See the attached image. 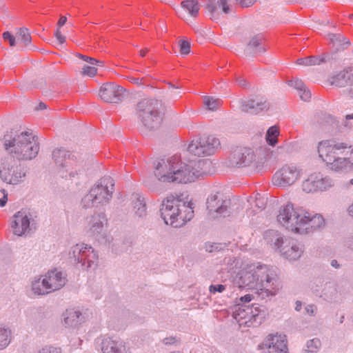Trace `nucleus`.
<instances>
[{"label": "nucleus", "instance_id": "obj_1", "mask_svg": "<svg viewBox=\"0 0 353 353\" xmlns=\"http://www.w3.org/2000/svg\"><path fill=\"white\" fill-rule=\"evenodd\" d=\"M211 163L207 160L186 163L179 156L160 159L154 162L156 178L163 183H188L206 174Z\"/></svg>", "mask_w": 353, "mask_h": 353}, {"label": "nucleus", "instance_id": "obj_2", "mask_svg": "<svg viewBox=\"0 0 353 353\" xmlns=\"http://www.w3.org/2000/svg\"><path fill=\"white\" fill-rule=\"evenodd\" d=\"M277 221L287 230L300 234L313 233L325 225L321 214L309 212L303 207H294L291 203L280 208Z\"/></svg>", "mask_w": 353, "mask_h": 353}, {"label": "nucleus", "instance_id": "obj_3", "mask_svg": "<svg viewBox=\"0 0 353 353\" xmlns=\"http://www.w3.org/2000/svg\"><path fill=\"white\" fill-rule=\"evenodd\" d=\"M239 275V287L260 290L263 296H274L280 289L276 274L265 265H248Z\"/></svg>", "mask_w": 353, "mask_h": 353}, {"label": "nucleus", "instance_id": "obj_4", "mask_svg": "<svg viewBox=\"0 0 353 353\" xmlns=\"http://www.w3.org/2000/svg\"><path fill=\"white\" fill-rule=\"evenodd\" d=\"M5 150L14 159L30 161L34 159L39 152L38 138L32 132L11 129L3 137Z\"/></svg>", "mask_w": 353, "mask_h": 353}, {"label": "nucleus", "instance_id": "obj_5", "mask_svg": "<svg viewBox=\"0 0 353 353\" xmlns=\"http://www.w3.org/2000/svg\"><path fill=\"white\" fill-rule=\"evenodd\" d=\"M270 153L265 146L255 150L248 147H236L230 151L225 163L230 168H252L255 170H260Z\"/></svg>", "mask_w": 353, "mask_h": 353}, {"label": "nucleus", "instance_id": "obj_6", "mask_svg": "<svg viewBox=\"0 0 353 353\" xmlns=\"http://www.w3.org/2000/svg\"><path fill=\"white\" fill-rule=\"evenodd\" d=\"M193 203L185 204L172 195L168 196L162 202L160 208L161 216L166 225L180 228L194 216Z\"/></svg>", "mask_w": 353, "mask_h": 353}, {"label": "nucleus", "instance_id": "obj_7", "mask_svg": "<svg viewBox=\"0 0 353 353\" xmlns=\"http://www.w3.org/2000/svg\"><path fill=\"white\" fill-rule=\"evenodd\" d=\"M136 114L143 125L148 129L160 125L165 114L163 102L156 99H143L136 105Z\"/></svg>", "mask_w": 353, "mask_h": 353}, {"label": "nucleus", "instance_id": "obj_8", "mask_svg": "<svg viewBox=\"0 0 353 353\" xmlns=\"http://www.w3.org/2000/svg\"><path fill=\"white\" fill-rule=\"evenodd\" d=\"M114 180L110 176L101 178L82 199L84 208L97 207L108 203L114 192Z\"/></svg>", "mask_w": 353, "mask_h": 353}, {"label": "nucleus", "instance_id": "obj_9", "mask_svg": "<svg viewBox=\"0 0 353 353\" xmlns=\"http://www.w3.org/2000/svg\"><path fill=\"white\" fill-rule=\"evenodd\" d=\"M349 150L353 154V145L336 138L321 141L317 146L319 157L324 162H330L334 158L345 156Z\"/></svg>", "mask_w": 353, "mask_h": 353}, {"label": "nucleus", "instance_id": "obj_10", "mask_svg": "<svg viewBox=\"0 0 353 353\" xmlns=\"http://www.w3.org/2000/svg\"><path fill=\"white\" fill-rule=\"evenodd\" d=\"M52 156L63 178H74L82 170L81 164L77 161V158L68 150L55 149L53 150Z\"/></svg>", "mask_w": 353, "mask_h": 353}, {"label": "nucleus", "instance_id": "obj_11", "mask_svg": "<svg viewBox=\"0 0 353 353\" xmlns=\"http://www.w3.org/2000/svg\"><path fill=\"white\" fill-rule=\"evenodd\" d=\"M52 156L63 178H74L82 170L81 164L77 161V158L68 150L55 149L53 150Z\"/></svg>", "mask_w": 353, "mask_h": 353}, {"label": "nucleus", "instance_id": "obj_12", "mask_svg": "<svg viewBox=\"0 0 353 353\" xmlns=\"http://www.w3.org/2000/svg\"><path fill=\"white\" fill-rule=\"evenodd\" d=\"M26 171L12 157H6L0 163V177L7 183L17 185L24 181Z\"/></svg>", "mask_w": 353, "mask_h": 353}, {"label": "nucleus", "instance_id": "obj_13", "mask_svg": "<svg viewBox=\"0 0 353 353\" xmlns=\"http://www.w3.org/2000/svg\"><path fill=\"white\" fill-rule=\"evenodd\" d=\"M69 254L75 263H81L83 268L94 269L97 265L98 254L91 246L84 243L72 246Z\"/></svg>", "mask_w": 353, "mask_h": 353}, {"label": "nucleus", "instance_id": "obj_14", "mask_svg": "<svg viewBox=\"0 0 353 353\" xmlns=\"http://www.w3.org/2000/svg\"><path fill=\"white\" fill-rule=\"evenodd\" d=\"M220 146L219 139L214 136L200 137L190 142L188 150L195 156H209L214 154Z\"/></svg>", "mask_w": 353, "mask_h": 353}, {"label": "nucleus", "instance_id": "obj_15", "mask_svg": "<svg viewBox=\"0 0 353 353\" xmlns=\"http://www.w3.org/2000/svg\"><path fill=\"white\" fill-rule=\"evenodd\" d=\"M230 203V200L222 192L212 193L208 196L206 201L208 214L212 218L229 216Z\"/></svg>", "mask_w": 353, "mask_h": 353}, {"label": "nucleus", "instance_id": "obj_16", "mask_svg": "<svg viewBox=\"0 0 353 353\" xmlns=\"http://www.w3.org/2000/svg\"><path fill=\"white\" fill-rule=\"evenodd\" d=\"M301 170L299 167L286 164L274 174L272 183L278 187L288 188L298 181L301 178Z\"/></svg>", "mask_w": 353, "mask_h": 353}, {"label": "nucleus", "instance_id": "obj_17", "mask_svg": "<svg viewBox=\"0 0 353 353\" xmlns=\"http://www.w3.org/2000/svg\"><path fill=\"white\" fill-rule=\"evenodd\" d=\"M33 222V215L30 210L22 209L13 215L10 227L15 235L21 236L30 230Z\"/></svg>", "mask_w": 353, "mask_h": 353}, {"label": "nucleus", "instance_id": "obj_18", "mask_svg": "<svg viewBox=\"0 0 353 353\" xmlns=\"http://www.w3.org/2000/svg\"><path fill=\"white\" fill-rule=\"evenodd\" d=\"M333 185V181L320 172L311 174L302 182V190L306 193L325 191Z\"/></svg>", "mask_w": 353, "mask_h": 353}, {"label": "nucleus", "instance_id": "obj_19", "mask_svg": "<svg viewBox=\"0 0 353 353\" xmlns=\"http://www.w3.org/2000/svg\"><path fill=\"white\" fill-rule=\"evenodd\" d=\"M259 349L261 353H288L285 336L277 334L268 335Z\"/></svg>", "mask_w": 353, "mask_h": 353}, {"label": "nucleus", "instance_id": "obj_20", "mask_svg": "<svg viewBox=\"0 0 353 353\" xmlns=\"http://www.w3.org/2000/svg\"><path fill=\"white\" fill-rule=\"evenodd\" d=\"M274 246L279 248L281 254L290 260L299 259L303 252V245L294 239L277 238Z\"/></svg>", "mask_w": 353, "mask_h": 353}, {"label": "nucleus", "instance_id": "obj_21", "mask_svg": "<svg viewBox=\"0 0 353 353\" xmlns=\"http://www.w3.org/2000/svg\"><path fill=\"white\" fill-rule=\"evenodd\" d=\"M100 346L103 353H132L125 342L118 337L103 336Z\"/></svg>", "mask_w": 353, "mask_h": 353}, {"label": "nucleus", "instance_id": "obj_22", "mask_svg": "<svg viewBox=\"0 0 353 353\" xmlns=\"http://www.w3.org/2000/svg\"><path fill=\"white\" fill-rule=\"evenodd\" d=\"M86 221V233L92 236H98L102 234L108 224L105 214L103 212L94 213L88 217Z\"/></svg>", "mask_w": 353, "mask_h": 353}, {"label": "nucleus", "instance_id": "obj_23", "mask_svg": "<svg viewBox=\"0 0 353 353\" xmlns=\"http://www.w3.org/2000/svg\"><path fill=\"white\" fill-rule=\"evenodd\" d=\"M123 87L114 83H103L99 90V97L107 103H118L121 101Z\"/></svg>", "mask_w": 353, "mask_h": 353}, {"label": "nucleus", "instance_id": "obj_24", "mask_svg": "<svg viewBox=\"0 0 353 353\" xmlns=\"http://www.w3.org/2000/svg\"><path fill=\"white\" fill-rule=\"evenodd\" d=\"M66 283V277L62 272L55 270L50 271L42 280V285L48 289V292L54 291L62 288Z\"/></svg>", "mask_w": 353, "mask_h": 353}, {"label": "nucleus", "instance_id": "obj_25", "mask_svg": "<svg viewBox=\"0 0 353 353\" xmlns=\"http://www.w3.org/2000/svg\"><path fill=\"white\" fill-rule=\"evenodd\" d=\"M240 108L244 112L257 114L262 111L267 110L269 108V103L263 98L256 97L242 101Z\"/></svg>", "mask_w": 353, "mask_h": 353}, {"label": "nucleus", "instance_id": "obj_26", "mask_svg": "<svg viewBox=\"0 0 353 353\" xmlns=\"http://www.w3.org/2000/svg\"><path fill=\"white\" fill-rule=\"evenodd\" d=\"M327 168L336 172H347L353 170V154L350 157H339L325 162Z\"/></svg>", "mask_w": 353, "mask_h": 353}, {"label": "nucleus", "instance_id": "obj_27", "mask_svg": "<svg viewBox=\"0 0 353 353\" xmlns=\"http://www.w3.org/2000/svg\"><path fill=\"white\" fill-rule=\"evenodd\" d=\"M206 8L210 12V19L214 21L219 19L221 12L225 14L230 12L228 0H208Z\"/></svg>", "mask_w": 353, "mask_h": 353}, {"label": "nucleus", "instance_id": "obj_28", "mask_svg": "<svg viewBox=\"0 0 353 353\" xmlns=\"http://www.w3.org/2000/svg\"><path fill=\"white\" fill-rule=\"evenodd\" d=\"M233 316L240 324L252 323L253 322L252 308L249 305L237 303Z\"/></svg>", "mask_w": 353, "mask_h": 353}, {"label": "nucleus", "instance_id": "obj_29", "mask_svg": "<svg viewBox=\"0 0 353 353\" xmlns=\"http://www.w3.org/2000/svg\"><path fill=\"white\" fill-rule=\"evenodd\" d=\"M82 314L74 309L68 310L64 317V323L68 327H76L83 321Z\"/></svg>", "mask_w": 353, "mask_h": 353}, {"label": "nucleus", "instance_id": "obj_30", "mask_svg": "<svg viewBox=\"0 0 353 353\" xmlns=\"http://www.w3.org/2000/svg\"><path fill=\"white\" fill-rule=\"evenodd\" d=\"M339 288L336 284L334 283H326L323 291L321 297L324 300L332 302L335 301L339 297Z\"/></svg>", "mask_w": 353, "mask_h": 353}, {"label": "nucleus", "instance_id": "obj_31", "mask_svg": "<svg viewBox=\"0 0 353 353\" xmlns=\"http://www.w3.org/2000/svg\"><path fill=\"white\" fill-rule=\"evenodd\" d=\"M350 79H351V77L348 76V70L345 69L332 77L330 84L339 88H343L350 85Z\"/></svg>", "mask_w": 353, "mask_h": 353}, {"label": "nucleus", "instance_id": "obj_32", "mask_svg": "<svg viewBox=\"0 0 353 353\" xmlns=\"http://www.w3.org/2000/svg\"><path fill=\"white\" fill-rule=\"evenodd\" d=\"M263 36L258 34L251 38L247 46V50L250 53L261 54L265 51L262 46Z\"/></svg>", "mask_w": 353, "mask_h": 353}, {"label": "nucleus", "instance_id": "obj_33", "mask_svg": "<svg viewBox=\"0 0 353 353\" xmlns=\"http://www.w3.org/2000/svg\"><path fill=\"white\" fill-rule=\"evenodd\" d=\"M181 6L189 12L191 17L196 18L198 16L200 10L198 1L185 0L181 3Z\"/></svg>", "mask_w": 353, "mask_h": 353}, {"label": "nucleus", "instance_id": "obj_34", "mask_svg": "<svg viewBox=\"0 0 353 353\" xmlns=\"http://www.w3.org/2000/svg\"><path fill=\"white\" fill-rule=\"evenodd\" d=\"M327 39L337 48H345L350 45V41L341 34H328Z\"/></svg>", "mask_w": 353, "mask_h": 353}, {"label": "nucleus", "instance_id": "obj_35", "mask_svg": "<svg viewBox=\"0 0 353 353\" xmlns=\"http://www.w3.org/2000/svg\"><path fill=\"white\" fill-rule=\"evenodd\" d=\"M133 209L135 214L139 217L146 215V204L143 198L137 197L133 201Z\"/></svg>", "mask_w": 353, "mask_h": 353}, {"label": "nucleus", "instance_id": "obj_36", "mask_svg": "<svg viewBox=\"0 0 353 353\" xmlns=\"http://www.w3.org/2000/svg\"><path fill=\"white\" fill-rule=\"evenodd\" d=\"M279 135V129L277 126H271L266 133V141L269 145L274 146L278 142V137Z\"/></svg>", "mask_w": 353, "mask_h": 353}, {"label": "nucleus", "instance_id": "obj_37", "mask_svg": "<svg viewBox=\"0 0 353 353\" xmlns=\"http://www.w3.org/2000/svg\"><path fill=\"white\" fill-rule=\"evenodd\" d=\"M11 332L8 328L0 325V349L6 348L10 343Z\"/></svg>", "mask_w": 353, "mask_h": 353}, {"label": "nucleus", "instance_id": "obj_38", "mask_svg": "<svg viewBox=\"0 0 353 353\" xmlns=\"http://www.w3.org/2000/svg\"><path fill=\"white\" fill-rule=\"evenodd\" d=\"M323 58H319L314 56L307 57L305 58H300L296 60V63L306 66L319 65L323 62Z\"/></svg>", "mask_w": 353, "mask_h": 353}, {"label": "nucleus", "instance_id": "obj_39", "mask_svg": "<svg viewBox=\"0 0 353 353\" xmlns=\"http://www.w3.org/2000/svg\"><path fill=\"white\" fill-rule=\"evenodd\" d=\"M17 37L21 40V43L26 46L31 43V36L29 30L26 28H20L17 32Z\"/></svg>", "mask_w": 353, "mask_h": 353}, {"label": "nucleus", "instance_id": "obj_40", "mask_svg": "<svg viewBox=\"0 0 353 353\" xmlns=\"http://www.w3.org/2000/svg\"><path fill=\"white\" fill-rule=\"evenodd\" d=\"M321 347V341L319 339H313L307 342L306 349L301 353H316Z\"/></svg>", "mask_w": 353, "mask_h": 353}, {"label": "nucleus", "instance_id": "obj_41", "mask_svg": "<svg viewBox=\"0 0 353 353\" xmlns=\"http://www.w3.org/2000/svg\"><path fill=\"white\" fill-rule=\"evenodd\" d=\"M203 103L208 110L214 111L221 105V101L212 97H205L203 98Z\"/></svg>", "mask_w": 353, "mask_h": 353}, {"label": "nucleus", "instance_id": "obj_42", "mask_svg": "<svg viewBox=\"0 0 353 353\" xmlns=\"http://www.w3.org/2000/svg\"><path fill=\"white\" fill-rule=\"evenodd\" d=\"M32 289L34 293L38 295H43L46 294L50 293V292L48 291V290L46 289V287L42 285V281L40 282L39 281H34V283H32Z\"/></svg>", "mask_w": 353, "mask_h": 353}, {"label": "nucleus", "instance_id": "obj_43", "mask_svg": "<svg viewBox=\"0 0 353 353\" xmlns=\"http://www.w3.org/2000/svg\"><path fill=\"white\" fill-rule=\"evenodd\" d=\"M180 47V53L187 55L190 52V43L187 40H181L179 42Z\"/></svg>", "mask_w": 353, "mask_h": 353}, {"label": "nucleus", "instance_id": "obj_44", "mask_svg": "<svg viewBox=\"0 0 353 353\" xmlns=\"http://www.w3.org/2000/svg\"><path fill=\"white\" fill-rule=\"evenodd\" d=\"M3 39L5 41H7L9 43V45L10 47H14L16 46L17 41H16V37L11 34L10 32L6 31L3 33Z\"/></svg>", "mask_w": 353, "mask_h": 353}, {"label": "nucleus", "instance_id": "obj_45", "mask_svg": "<svg viewBox=\"0 0 353 353\" xmlns=\"http://www.w3.org/2000/svg\"><path fill=\"white\" fill-rule=\"evenodd\" d=\"M97 73V69L92 65H84L82 68V74L89 77H94Z\"/></svg>", "mask_w": 353, "mask_h": 353}, {"label": "nucleus", "instance_id": "obj_46", "mask_svg": "<svg viewBox=\"0 0 353 353\" xmlns=\"http://www.w3.org/2000/svg\"><path fill=\"white\" fill-rule=\"evenodd\" d=\"M77 57H79L80 59H83V61L88 62L92 65H103L102 61L97 60L94 58L85 56V55L78 54Z\"/></svg>", "mask_w": 353, "mask_h": 353}, {"label": "nucleus", "instance_id": "obj_47", "mask_svg": "<svg viewBox=\"0 0 353 353\" xmlns=\"http://www.w3.org/2000/svg\"><path fill=\"white\" fill-rule=\"evenodd\" d=\"M38 353H62L61 350L53 346H45L41 348Z\"/></svg>", "mask_w": 353, "mask_h": 353}, {"label": "nucleus", "instance_id": "obj_48", "mask_svg": "<svg viewBox=\"0 0 353 353\" xmlns=\"http://www.w3.org/2000/svg\"><path fill=\"white\" fill-rule=\"evenodd\" d=\"M226 288V285L219 284V285H211L209 287V291L211 294H215L216 292H223Z\"/></svg>", "mask_w": 353, "mask_h": 353}, {"label": "nucleus", "instance_id": "obj_49", "mask_svg": "<svg viewBox=\"0 0 353 353\" xmlns=\"http://www.w3.org/2000/svg\"><path fill=\"white\" fill-rule=\"evenodd\" d=\"M299 92L301 100L307 101L311 98V92L306 87L303 88Z\"/></svg>", "mask_w": 353, "mask_h": 353}, {"label": "nucleus", "instance_id": "obj_50", "mask_svg": "<svg viewBox=\"0 0 353 353\" xmlns=\"http://www.w3.org/2000/svg\"><path fill=\"white\" fill-rule=\"evenodd\" d=\"M288 84L291 86H293L298 91H300L301 90L305 87L303 82L299 79L290 81Z\"/></svg>", "mask_w": 353, "mask_h": 353}, {"label": "nucleus", "instance_id": "obj_51", "mask_svg": "<svg viewBox=\"0 0 353 353\" xmlns=\"http://www.w3.org/2000/svg\"><path fill=\"white\" fill-rule=\"evenodd\" d=\"M128 79L130 82L134 83L137 85H146V82L145 81V78H139L134 77H128Z\"/></svg>", "mask_w": 353, "mask_h": 353}, {"label": "nucleus", "instance_id": "obj_52", "mask_svg": "<svg viewBox=\"0 0 353 353\" xmlns=\"http://www.w3.org/2000/svg\"><path fill=\"white\" fill-rule=\"evenodd\" d=\"M305 312L306 313L312 316H314L316 313V310H317V307L316 305H313V304H310V305H307L305 307Z\"/></svg>", "mask_w": 353, "mask_h": 353}, {"label": "nucleus", "instance_id": "obj_53", "mask_svg": "<svg viewBox=\"0 0 353 353\" xmlns=\"http://www.w3.org/2000/svg\"><path fill=\"white\" fill-rule=\"evenodd\" d=\"M205 248H206V250L208 251L209 252L219 251L222 248L221 245L219 243L206 245Z\"/></svg>", "mask_w": 353, "mask_h": 353}, {"label": "nucleus", "instance_id": "obj_54", "mask_svg": "<svg viewBox=\"0 0 353 353\" xmlns=\"http://www.w3.org/2000/svg\"><path fill=\"white\" fill-rule=\"evenodd\" d=\"M236 1L241 7L248 8L252 6L256 2V0H236Z\"/></svg>", "mask_w": 353, "mask_h": 353}, {"label": "nucleus", "instance_id": "obj_55", "mask_svg": "<svg viewBox=\"0 0 353 353\" xmlns=\"http://www.w3.org/2000/svg\"><path fill=\"white\" fill-rule=\"evenodd\" d=\"M252 295L246 294L240 298L239 302L238 303H240V305H246V303H249L252 301Z\"/></svg>", "mask_w": 353, "mask_h": 353}, {"label": "nucleus", "instance_id": "obj_56", "mask_svg": "<svg viewBox=\"0 0 353 353\" xmlns=\"http://www.w3.org/2000/svg\"><path fill=\"white\" fill-rule=\"evenodd\" d=\"M54 36L59 41L60 44H63L65 41V37L61 34L60 28H58L54 33Z\"/></svg>", "mask_w": 353, "mask_h": 353}, {"label": "nucleus", "instance_id": "obj_57", "mask_svg": "<svg viewBox=\"0 0 353 353\" xmlns=\"http://www.w3.org/2000/svg\"><path fill=\"white\" fill-rule=\"evenodd\" d=\"M250 307L252 308V314H253V321H254L256 318L259 315L261 309L258 305H252Z\"/></svg>", "mask_w": 353, "mask_h": 353}, {"label": "nucleus", "instance_id": "obj_58", "mask_svg": "<svg viewBox=\"0 0 353 353\" xmlns=\"http://www.w3.org/2000/svg\"><path fill=\"white\" fill-rule=\"evenodd\" d=\"M1 191L3 192V198L0 199V206L3 207L8 201V194L6 193L5 190H2Z\"/></svg>", "mask_w": 353, "mask_h": 353}, {"label": "nucleus", "instance_id": "obj_59", "mask_svg": "<svg viewBox=\"0 0 353 353\" xmlns=\"http://www.w3.org/2000/svg\"><path fill=\"white\" fill-rule=\"evenodd\" d=\"M67 21V18L65 16H61L57 22L58 28L63 26Z\"/></svg>", "mask_w": 353, "mask_h": 353}, {"label": "nucleus", "instance_id": "obj_60", "mask_svg": "<svg viewBox=\"0 0 353 353\" xmlns=\"http://www.w3.org/2000/svg\"><path fill=\"white\" fill-rule=\"evenodd\" d=\"M236 82L238 83V84L241 86H243V87H245L246 86V80L245 79H243V77H238L236 79Z\"/></svg>", "mask_w": 353, "mask_h": 353}, {"label": "nucleus", "instance_id": "obj_61", "mask_svg": "<svg viewBox=\"0 0 353 353\" xmlns=\"http://www.w3.org/2000/svg\"><path fill=\"white\" fill-rule=\"evenodd\" d=\"M174 338H165L163 339V343L165 345L172 344L173 343H174Z\"/></svg>", "mask_w": 353, "mask_h": 353}, {"label": "nucleus", "instance_id": "obj_62", "mask_svg": "<svg viewBox=\"0 0 353 353\" xmlns=\"http://www.w3.org/2000/svg\"><path fill=\"white\" fill-rule=\"evenodd\" d=\"M348 70V76L351 77V79H350V83L353 84V68H347Z\"/></svg>", "mask_w": 353, "mask_h": 353}, {"label": "nucleus", "instance_id": "obj_63", "mask_svg": "<svg viewBox=\"0 0 353 353\" xmlns=\"http://www.w3.org/2000/svg\"><path fill=\"white\" fill-rule=\"evenodd\" d=\"M256 205L261 209H263L265 207L263 201H262L261 200H258V199H256Z\"/></svg>", "mask_w": 353, "mask_h": 353}, {"label": "nucleus", "instance_id": "obj_64", "mask_svg": "<svg viewBox=\"0 0 353 353\" xmlns=\"http://www.w3.org/2000/svg\"><path fill=\"white\" fill-rule=\"evenodd\" d=\"M347 211H348L349 214L353 217V203L351 205H350Z\"/></svg>", "mask_w": 353, "mask_h": 353}]
</instances>
